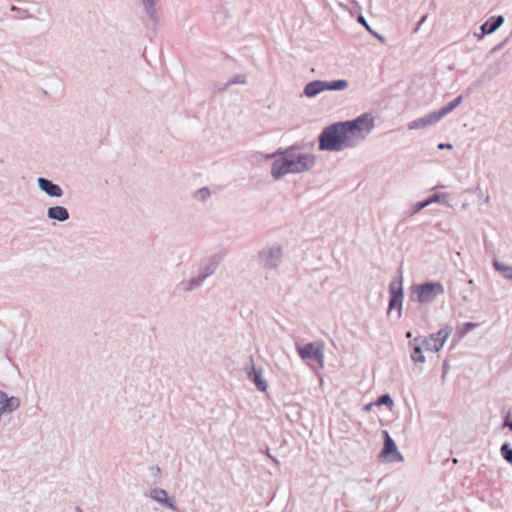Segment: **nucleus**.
Wrapping results in <instances>:
<instances>
[{"label": "nucleus", "mask_w": 512, "mask_h": 512, "mask_svg": "<svg viewBox=\"0 0 512 512\" xmlns=\"http://www.w3.org/2000/svg\"><path fill=\"white\" fill-rule=\"evenodd\" d=\"M299 146L283 148L280 158L271 164V176L280 180L288 174H302L311 170L316 164V157L310 153L299 152Z\"/></svg>", "instance_id": "nucleus-1"}, {"label": "nucleus", "mask_w": 512, "mask_h": 512, "mask_svg": "<svg viewBox=\"0 0 512 512\" xmlns=\"http://www.w3.org/2000/svg\"><path fill=\"white\" fill-rule=\"evenodd\" d=\"M347 148H353V142L346 136L341 122L324 128L320 133V151H341Z\"/></svg>", "instance_id": "nucleus-2"}, {"label": "nucleus", "mask_w": 512, "mask_h": 512, "mask_svg": "<svg viewBox=\"0 0 512 512\" xmlns=\"http://www.w3.org/2000/svg\"><path fill=\"white\" fill-rule=\"evenodd\" d=\"M341 123L346 136L353 142V147L364 140L374 128V119L368 114H363L354 120Z\"/></svg>", "instance_id": "nucleus-3"}, {"label": "nucleus", "mask_w": 512, "mask_h": 512, "mask_svg": "<svg viewBox=\"0 0 512 512\" xmlns=\"http://www.w3.org/2000/svg\"><path fill=\"white\" fill-rule=\"evenodd\" d=\"M283 247L280 244H270L262 247L257 253V262L266 270H275L282 264Z\"/></svg>", "instance_id": "nucleus-4"}, {"label": "nucleus", "mask_w": 512, "mask_h": 512, "mask_svg": "<svg viewBox=\"0 0 512 512\" xmlns=\"http://www.w3.org/2000/svg\"><path fill=\"white\" fill-rule=\"evenodd\" d=\"M444 293V287L440 282H426L411 287V300L427 304L435 300L438 295Z\"/></svg>", "instance_id": "nucleus-5"}, {"label": "nucleus", "mask_w": 512, "mask_h": 512, "mask_svg": "<svg viewBox=\"0 0 512 512\" xmlns=\"http://www.w3.org/2000/svg\"><path fill=\"white\" fill-rule=\"evenodd\" d=\"M383 435L384 445L380 453V457L389 463L402 462L404 459L402 454L398 451L395 441L387 431H383Z\"/></svg>", "instance_id": "nucleus-6"}, {"label": "nucleus", "mask_w": 512, "mask_h": 512, "mask_svg": "<svg viewBox=\"0 0 512 512\" xmlns=\"http://www.w3.org/2000/svg\"><path fill=\"white\" fill-rule=\"evenodd\" d=\"M389 307L388 311H392L394 309L398 310V316H401L402 311V301H403V287H402V277H400L399 281H392L389 284Z\"/></svg>", "instance_id": "nucleus-7"}, {"label": "nucleus", "mask_w": 512, "mask_h": 512, "mask_svg": "<svg viewBox=\"0 0 512 512\" xmlns=\"http://www.w3.org/2000/svg\"><path fill=\"white\" fill-rule=\"evenodd\" d=\"M297 352L303 360H315L322 364L324 354L320 345L316 343H307L305 345H296Z\"/></svg>", "instance_id": "nucleus-8"}, {"label": "nucleus", "mask_w": 512, "mask_h": 512, "mask_svg": "<svg viewBox=\"0 0 512 512\" xmlns=\"http://www.w3.org/2000/svg\"><path fill=\"white\" fill-rule=\"evenodd\" d=\"M244 371L259 391L265 392L267 390L268 385L263 378V370L254 366L252 358H250L249 364L245 366Z\"/></svg>", "instance_id": "nucleus-9"}, {"label": "nucleus", "mask_w": 512, "mask_h": 512, "mask_svg": "<svg viewBox=\"0 0 512 512\" xmlns=\"http://www.w3.org/2000/svg\"><path fill=\"white\" fill-rule=\"evenodd\" d=\"M143 10L153 28H156L161 22V7L159 0H141Z\"/></svg>", "instance_id": "nucleus-10"}, {"label": "nucleus", "mask_w": 512, "mask_h": 512, "mask_svg": "<svg viewBox=\"0 0 512 512\" xmlns=\"http://www.w3.org/2000/svg\"><path fill=\"white\" fill-rule=\"evenodd\" d=\"M441 120L436 111L425 115L424 117L417 118L408 123L409 130L425 129L432 126Z\"/></svg>", "instance_id": "nucleus-11"}, {"label": "nucleus", "mask_w": 512, "mask_h": 512, "mask_svg": "<svg viewBox=\"0 0 512 512\" xmlns=\"http://www.w3.org/2000/svg\"><path fill=\"white\" fill-rule=\"evenodd\" d=\"M37 184L39 189L49 197L60 198L64 194L62 188L58 184L53 183L47 178L39 177L37 179Z\"/></svg>", "instance_id": "nucleus-12"}, {"label": "nucleus", "mask_w": 512, "mask_h": 512, "mask_svg": "<svg viewBox=\"0 0 512 512\" xmlns=\"http://www.w3.org/2000/svg\"><path fill=\"white\" fill-rule=\"evenodd\" d=\"M506 57L507 54H504L500 60L490 64L486 71L484 72L483 77L492 79L497 75L503 73L509 66V62L506 60Z\"/></svg>", "instance_id": "nucleus-13"}, {"label": "nucleus", "mask_w": 512, "mask_h": 512, "mask_svg": "<svg viewBox=\"0 0 512 512\" xmlns=\"http://www.w3.org/2000/svg\"><path fill=\"white\" fill-rule=\"evenodd\" d=\"M206 279H207V277L204 274H202L201 272H199V274L197 276L191 277L188 280H182L178 284V288L182 292H185V293L191 292L197 288H200Z\"/></svg>", "instance_id": "nucleus-14"}, {"label": "nucleus", "mask_w": 512, "mask_h": 512, "mask_svg": "<svg viewBox=\"0 0 512 512\" xmlns=\"http://www.w3.org/2000/svg\"><path fill=\"white\" fill-rule=\"evenodd\" d=\"M408 348L410 352V358L415 364L425 363L426 358L423 354L424 348L422 347L421 343L418 341L416 337L413 338L412 340H409Z\"/></svg>", "instance_id": "nucleus-15"}, {"label": "nucleus", "mask_w": 512, "mask_h": 512, "mask_svg": "<svg viewBox=\"0 0 512 512\" xmlns=\"http://www.w3.org/2000/svg\"><path fill=\"white\" fill-rule=\"evenodd\" d=\"M47 218L58 222H65L70 218L69 211L64 206H52L47 209Z\"/></svg>", "instance_id": "nucleus-16"}, {"label": "nucleus", "mask_w": 512, "mask_h": 512, "mask_svg": "<svg viewBox=\"0 0 512 512\" xmlns=\"http://www.w3.org/2000/svg\"><path fill=\"white\" fill-rule=\"evenodd\" d=\"M504 23V17L502 15L492 16L480 27L482 36L494 33Z\"/></svg>", "instance_id": "nucleus-17"}, {"label": "nucleus", "mask_w": 512, "mask_h": 512, "mask_svg": "<svg viewBox=\"0 0 512 512\" xmlns=\"http://www.w3.org/2000/svg\"><path fill=\"white\" fill-rule=\"evenodd\" d=\"M150 497L161 503L162 505L166 506L167 508H170V509H175V503H174V500L173 499H170L168 497V494L167 492L164 490V489H161V488H153L150 490Z\"/></svg>", "instance_id": "nucleus-18"}, {"label": "nucleus", "mask_w": 512, "mask_h": 512, "mask_svg": "<svg viewBox=\"0 0 512 512\" xmlns=\"http://www.w3.org/2000/svg\"><path fill=\"white\" fill-rule=\"evenodd\" d=\"M323 91H325V81L314 80L305 85L303 93L305 96L311 98L317 96Z\"/></svg>", "instance_id": "nucleus-19"}, {"label": "nucleus", "mask_w": 512, "mask_h": 512, "mask_svg": "<svg viewBox=\"0 0 512 512\" xmlns=\"http://www.w3.org/2000/svg\"><path fill=\"white\" fill-rule=\"evenodd\" d=\"M418 341L421 343L422 347L426 351L438 352L441 350V344L435 343L434 338L430 335L426 336H418L416 337Z\"/></svg>", "instance_id": "nucleus-20"}, {"label": "nucleus", "mask_w": 512, "mask_h": 512, "mask_svg": "<svg viewBox=\"0 0 512 512\" xmlns=\"http://www.w3.org/2000/svg\"><path fill=\"white\" fill-rule=\"evenodd\" d=\"M452 332V328L450 326H445L440 329L438 332L431 334L430 336L434 338V342L441 344V348L444 346L447 338Z\"/></svg>", "instance_id": "nucleus-21"}, {"label": "nucleus", "mask_w": 512, "mask_h": 512, "mask_svg": "<svg viewBox=\"0 0 512 512\" xmlns=\"http://www.w3.org/2000/svg\"><path fill=\"white\" fill-rule=\"evenodd\" d=\"M462 96L459 95L454 100L449 102L447 105L443 106L440 110L436 111L440 118L442 119L444 116L452 112L456 107H458L462 102Z\"/></svg>", "instance_id": "nucleus-22"}, {"label": "nucleus", "mask_w": 512, "mask_h": 512, "mask_svg": "<svg viewBox=\"0 0 512 512\" xmlns=\"http://www.w3.org/2000/svg\"><path fill=\"white\" fill-rule=\"evenodd\" d=\"M494 269L499 272L505 279L512 281V266L495 260L493 262Z\"/></svg>", "instance_id": "nucleus-23"}, {"label": "nucleus", "mask_w": 512, "mask_h": 512, "mask_svg": "<svg viewBox=\"0 0 512 512\" xmlns=\"http://www.w3.org/2000/svg\"><path fill=\"white\" fill-rule=\"evenodd\" d=\"M348 81L344 79H338L333 81H325V91H342L348 87Z\"/></svg>", "instance_id": "nucleus-24"}, {"label": "nucleus", "mask_w": 512, "mask_h": 512, "mask_svg": "<svg viewBox=\"0 0 512 512\" xmlns=\"http://www.w3.org/2000/svg\"><path fill=\"white\" fill-rule=\"evenodd\" d=\"M219 265V262L215 259V257L211 258L208 263L205 265H202L200 267V271L202 274H204L207 278L212 276Z\"/></svg>", "instance_id": "nucleus-25"}, {"label": "nucleus", "mask_w": 512, "mask_h": 512, "mask_svg": "<svg viewBox=\"0 0 512 512\" xmlns=\"http://www.w3.org/2000/svg\"><path fill=\"white\" fill-rule=\"evenodd\" d=\"M210 196L211 191L208 187H202L194 192V197L201 202L207 201Z\"/></svg>", "instance_id": "nucleus-26"}, {"label": "nucleus", "mask_w": 512, "mask_h": 512, "mask_svg": "<svg viewBox=\"0 0 512 512\" xmlns=\"http://www.w3.org/2000/svg\"><path fill=\"white\" fill-rule=\"evenodd\" d=\"M500 453L504 460H506L509 464H512V447L509 443H504L501 446Z\"/></svg>", "instance_id": "nucleus-27"}, {"label": "nucleus", "mask_w": 512, "mask_h": 512, "mask_svg": "<svg viewBox=\"0 0 512 512\" xmlns=\"http://www.w3.org/2000/svg\"><path fill=\"white\" fill-rule=\"evenodd\" d=\"M246 82H247V78L244 74H237L225 84L224 89L228 88L231 85L245 84Z\"/></svg>", "instance_id": "nucleus-28"}, {"label": "nucleus", "mask_w": 512, "mask_h": 512, "mask_svg": "<svg viewBox=\"0 0 512 512\" xmlns=\"http://www.w3.org/2000/svg\"><path fill=\"white\" fill-rule=\"evenodd\" d=\"M377 405H387L389 407L393 406V400L389 394L381 395L376 402Z\"/></svg>", "instance_id": "nucleus-29"}, {"label": "nucleus", "mask_w": 512, "mask_h": 512, "mask_svg": "<svg viewBox=\"0 0 512 512\" xmlns=\"http://www.w3.org/2000/svg\"><path fill=\"white\" fill-rule=\"evenodd\" d=\"M428 205V202L425 200L423 201H419L417 202L413 207H412V210L410 212V215H414L418 212H420L422 209L426 208Z\"/></svg>", "instance_id": "nucleus-30"}, {"label": "nucleus", "mask_w": 512, "mask_h": 512, "mask_svg": "<svg viewBox=\"0 0 512 512\" xmlns=\"http://www.w3.org/2000/svg\"><path fill=\"white\" fill-rule=\"evenodd\" d=\"M11 11H15V12L19 13L18 18H20V19H26V18H30L31 17V15H30L28 10H23V9L17 7V6H12L11 7Z\"/></svg>", "instance_id": "nucleus-31"}, {"label": "nucleus", "mask_w": 512, "mask_h": 512, "mask_svg": "<svg viewBox=\"0 0 512 512\" xmlns=\"http://www.w3.org/2000/svg\"><path fill=\"white\" fill-rule=\"evenodd\" d=\"M445 197V194H433L431 195L430 197H428L426 199V201L428 202V205L432 204V203H438V202H441V199Z\"/></svg>", "instance_id": "nucleus-32"}, {"label": "nucleus", "mask_w": 512, "mask_h": 512, "mask_svg": "<svg viewBox=\"0 0 512 512\" xmlns=\"http://www.w3.org/2000/svg\"><path fill=\"white\" fill-rule=\"evenodd\" d=\"M476 326H477L476 323L466 322V323H464V325H463V327H462V329L460 331V334L464 335V334L470 332L471 330H473Z\"/></svg>", "instance_id": "nucleus-33"}, {"label": "nucleus", "mask_w": 512, "mask_h": 512, "mask_svg": "<svg viewBox=\"0 0 512 512\" xmlns=\"http://www.w3.org/2000/svg\"><path fill=\"white\" fill-rule=\"evenodd\" d=\"M509 41V38H505L503 41H501L499 44H497L496 46H494L491 50H490V54H495L497 52H499L500 50H502L505 45L508 43Z\"/></svg>", "instance_id": "nucleus-34"}, {"label": "nucleus", "mask_w": 512, "mask_h": 512, "mask_svg": "<svg viewBox=\"0 0 512 512\" xmlns=\"http://www.w3.org/2000/svg\"><path fill=\"white\" fill-rule=\"evenodd\" d=\"M282 151H283V148H279L277 149L275 152L271 153V154H266L264 157L265 159H278L281 157L282 155Z\"/></svg>", "instance_id": "nucleus-35"}, {"label": "nucleus", "mask_w": 512, "mask_h": 512, "mask_svg": "<svg viewBox=\"0 0 512 512\" xmlns=\"http://www.w3.org/2000/svg\"><path fill=\"white\" fill-rule=\"evenodd\" d=\"M357 21H358L360 24H362V25L367 29V31L372 32L371 27L369 26V24L367 23V21H366V19H365V17H364L363 15H359V16L357 17Z\"/></svg>", "instance_id": "nucleus-36"}, {"label": "nucleus", "mask_w": 512, "mask_h": 512, "mask_svg": "<svg viewBox=\"0 0 512 512\" xmlns=\"http://www.w3.org/2000/svg\"><path fill=\"white\" fill-rule=\"evenodd\" d=\"M374 37H376L379 41H381L382 43H385L386 42V39L384 36H382L381 34L375 32L374 30H372V32H370Z\"/></svg>", "instance_id": "nucleus-37"}, {"label": "nucleus", "mask_w": 512, "mask_h": 512, "mask_svg": "<svg viewBox=\"0 0 512 512\" xmlns=\"http://www.w3.org/2000/svg\"><path fill=\"white\" fill-rule=\"evenodd\" d=\"M438 149L439 150H443V149H452V145L449 144V143H440L438 145Z\"/></svg>", "instance_id": "nucleus-38"}, {"label": "nucleus", "mask_w": 512, "mask_h": 512, "mask_svg": "<svg viewBox=\"0 0 512 512\" xmlns=\"http://www.w3.org/2000/svg\"><path fill=\"white\" fill-rule=\"evenodd\" d=\"M265 453H266V455H267V456H268V457H269V458H270V459H271L275 464H277V465L279 464L278 459H276L275 457H273V456L270 454L269 449H266V452H265Z\"/></svg>", "instance_id": "nucleus-39"}, {"label": "nucleus", "mask_w": 512, "mask_h": 512, "mask_svg": "<svg viewBox=\"0 0 512 512\" xmlns=\"http://www.w3.org/2000/svg\"><path fill=\"white\" fill-rule=\"evenodd\" d=\"M449 369V364L447 361H444L443 363V377L445 376L446 372L448 371Z\"/></svg>", "instance_id": "nucleus-40"}, {"label": "nucleus", "mask_w": 512, "mask_h": 512, "mask_svg": "<svg viewBox=\"0 0 512 512\" xmlns=\"http://www.w3.org/2000/svg\"><path fill=\"white\" fill-rule=\"evenodd\" d=\"M503 427H508L512 431V419L509 421L506 420L503 424Z\"/></svg>", "instance_id": "nucleus-41"}, {"label": "nucleus", "mask_w": 512, "mask_h": 512, "mask_svg": "<svg viewBox=\"0 0 512 512\" xmlns=\"http://www.w3.org/2000/svg\"><path fill=\"white\" fill-rule=\"evenodd\" d=\"M406 338H408V339L412 340V339H411V338H412V332L408 331V332L406 333Z\"/></svg>", "instance_id": "nucleus-42"}, {"label": "nucleus", "mask_w": 512, "mask_h": 512, "mask_svg": "<svg viewBox=\"0 0 512 512\" xmlns=\"http://www.w3.org/2000/svg\"><path fill=\"white\" fill-rule=\"evenodd\" d=\"M484 36H482V33L481 34H478V38L479 39H482Z\"/></svg>", "instance_id": "nucleus-43"}]
</instances>
